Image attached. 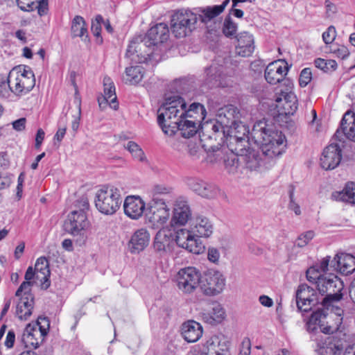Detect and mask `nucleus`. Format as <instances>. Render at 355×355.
Masks as SVG:
<instances>
[{"label":"nucleus","instance_id":"obj_19","mask_svg":"<svg viewBox=\"0 0 355 355\" xmlns=\"http://www.w3.org/2000/svg\"><path fill=\"white\" fill-rule=\"evenodd\" d=\"M288 70L287 62L279 60L270 62L266 68L265 78L271 85H275L284 79Z\"/></svg>","mask_w":355,"mask_h":355},{"label":"nucleus","instance_id":"obj_21","mask_svg":"<svg viewBox=\"0 0 355 355\" xmlns=\"http://www.w3.org/2000/svg\"><path fill=\"white\" fill-rule=\"evenodd\" d=\"M174 244V236L171 230L161 229L155 235L153 248L156 252L162 254L171 252Z\"/></svg>","mask_w":355,"mask_h":355},{"label":"nucleus","instance_id":"obj_5","mask_svg":"<svg viewBox=\"0 0 355 355\" xmlns=\"http://www.w3.org/2000/svg\"><path fill=\"white\" fill-rule=\"evenodd\" d=\"M9 78L11 82V92L17 96L28 94L35 85L34 73L26 65L13 67L9 72Z\"/></svg>","mask_w":355,"mask_h":355},{"label":"nucleus","instance_id":"obj_45","mask_svg":"<svg viewBox=\"0 0 355 355\" xmlns=\"http://www.w3.org/2000/svg\"><path fill=\"white\" fill-rule=\"evenodd\" d=\"M220 193V189L216 185L205 182L199 196L205 198H215Z\"/></svg>","mask_w":355,"mask_h":355},{"label":"nucleus","instance_id":"obj_58","mask_svg":"<svg viewBox=\"0 0 355 355\" xmlns=\"http://www.w3.org/2000/svg\"><path fill=\"white\" fill-rule=\"evenodd\" d=\"M38 0H17L19 8L24 11H31L34 10V6Z\"/></svg>","mask_w":355,"mask_h":355},{"label":"nucleus","instance_id":"obj_15","mask_svg":"<svg viewBox=\"0 0 355 355\" xmlns=\"http://www.w3.org/2000/svg\"><path fill=\"white\" fill-rule=\"evenodd\" d=\"M152 46L144 38L140 37L132 40L128 46L125 55L135 63H144L152 53Z\"/></svg>","mask_w":355,"mask_h":355},{"label":"nucleus","instance_id":"obj_50","mask_svg":"<svg viewBox=\"0 0 355 355\" xmlns=\"http://www.w3.org/2000/svg\"><path fill=\"white\" fill-rule=\"evenodd\" d=\"M11 82L9 78V74L8 76L0 75V96L8 97L10 92H11Z\"/></svg>","mask_w":355,"mask_h":355},{"label":"nucleus","instance_id":"obj_10","mask_svg":"<svg viewBox=\"0 0 355 355\" xmlns=\"http://www.w3.org/2000/svg\"><path fill=\"white\" fill-rule=\"evenodd\" d=\"M321 298L320 293L305 284H300L295 293L296 305L300 312H309L315 306L321 305Z\"/></svg>","mask_w":355,"mask_h":355},{"label":"nucleus","instance_id":"obj_51","mask_svg":"<svg viewBox=\"0 0 355 355\" xmlns=\"http://www.w3.org/2000/svg\"><path fill=\"white\" fill-rule=\"evenodd\" d=\"M184 182L187 187L198 195H199L205 182L203 180L199 178L193 177L186 178Z\"/></svg>","mask_w":355,"mask_h":355},{"label":"nucleus","instance_id":"obj_39","mask_svg":"<svg viewBox=\"0 0 355 355\" xmlns=\"http://www.w3.org/2000/svg\"><path fill=\"white\" fill-rule=\"evenodd\" d=\"M40 333L35 326H32L30 324L26 326L22 336V341L26 347H33L36 349L39 347L40 343L36 338V335Z\"/></svg>","mask_w":355,"mask_h":355},{"label":"nucleus","instance_id":"obj_62","mask_svg":"<svg viewBox=\"0 0 355 355\" xmlns=\"http://www.w3.org/2000/svg\"><path fill=\"white\" fill-rule=\"evenodd\" d=\"M330 262V257L327 256L322 259V260L320 262L319 264H317L315 267L316 268L315 270L317 272H326L328 270V266Z\"/></svg>","mask_w":355,"mask_h":355},{"label":"nucleus","instance_id":"obj_33","mask_svg":"<svg viewBox=\"0 0 355 355\" xmlns=\"http://www.w3.org/2000/svg\"><path fill=\"white\" fill-rule=\"evenodd\" d=\"M207 114L204 105L200 103L193 102L191 103L189 108L187 107L182 110L180 118L191 119V121L201 124Z\"/></svg>","mask_w":355,"mask_h":355},{"label":"nucleus","instance_id":"obj_35","mask_svg":"<svg viewBox=\"0 0 355 355\" xmlns=\"http://www.w3.org/2000/svg\"><path fill=\"white\" fill-rule=\"evenodd\" d=\"M229 3L230 0H225L221 5L200 8L198 19L203 24H207L222 13Z\"/></svg>","mask_w":355,"mask_h":355},{"label":"nucleus","instance_id":"obj_63","mask_svg":"<svg viewBox=\"0 0 355 355\" xmlns=\"http://www.w3.org/2000/svg\"><path fill=\"white\" fill-rule=\"evenodd\" d=\"M207 257L210 261L216 263L219 259L220 253L216 248H210L208 249Z\"/></svg>","mask_w":355,"mask_h":355},{"label":"nucleus","instance_id":"obj_3","mask_svg":"<svg viewBox=\"0 0 355 355\" xmlns=\"http://www.w3.org/2000/svg\"><path fill=\"white\" fill-rule=\"evenodd\" d=\"M316 287L322 297L321 305L325 308L331 307L334 302H338L342 298L343 283L336 275L318 277Z\"/></svg>","mask_w":355,"mask_h":355},{"label":"nucleus","instance_id":"obj_42","mask_svg":"<svg viewBox=\"0 0 355 355\" xmlns=\"http://www.w3.org/2000/svg\"><path fill=\"white\" fill-rule=\"evenodd\" d=\"M24 278L26 281L21 283L15 293V295L17 297L20 296L24 291H31V288L33 284V282H31V280L34 279H37V272L35 269L33 270L32 266H29L27 268Z\"/></svg>","mask_w":355,"mask_h":355},{"label":"nucleus","instance_id":"obj_47","mask_svg":"<svg viewBox=\"0 0 355 355\" xmlns=\"http://www.w3.org/2000/svg\"><path fill=\"white\" fill-rule=\"evenodd\" d=\"M236 31L237 24L232 20L230 15H227L223 22V33L227 37H232L236 35Z\"/></svg>","mask_w":355,"mask_h":355},{"label":"nucleus","instance_id":"obj_53","mask_svg":"<svg viewBox=\"0 0 355 355\" xmlns=\"http://www.w3.org/2000/svg\"><path fill=\"white\" fill-rule=\"evenodd\" d=\"M104 22L103 17L101 15L96 16L95 19L92 22L91 31L93 35L100 39V42H103V39L101 37V24Z\"/></svg>","mask_w":355,"mask_h":355},{"label":"nucleus","instance_id":"obj_9","mask_svg":"<svg viewBox=\"0 0 355 355\" xmlns=\"http://www.w3.org/2000/svg\"><path fill=\"white\" fill-rule=\"evenodd\" d=\"M175 279L178 289L183 293L190 294L200 286L201 272L194 267H187L180 269Z\"/></svg>","mask_w":355,"mask_h":355},{"label":"nucleus","instance_id":"obj_57","mask_svg":"<svg viewBox=\"0 0 355 355\" xmlns=\"http://www.w3.org/2000/svg\"><path fill=\"white\" fill-rule=\"evenodd\" d=\"M75 103L77 107V116L75 117L74 120L72 121L71 128L74 131H76L79 128L80 119L81 116V101L79 98L76 97Z\"/></svg>","mask_w":355,"mask_h":355},{"label":"nucleus","instance_id":"obj_20","mask_svg":"<svg viewBox=\"0 0 355 355\" xmlns=\"http://www.w3.org/2000/svg\"><path fill=\"white\" fill-rule=\"evenodd\" d=\"M227 349V341L223 337L214 335L203 343L201 352L203 355H225Z\"/></svg>","mask_w":355,"mask_h":355},{"label":"nucleus","instance_id":"obj_61","mask_svg":"<svg viewBox=\"0 0 355 355\" xmlns=\"http://www.w3.org/2000/svg\"><path fill=\"white\" fill-rule=\"evenodd\" d=\"M11 175L6 172L0 173V189H4L10 185Z\"/></svg>","mask_w":355,"mask_h":355},{"label":"nucleus","instance_id":"obj_49","mask_svg":"<svg viewBox=\"0 0 355 355\" xmlns=\"http://www.w3.org/2000/svg\"><path fill=\"white\" fill-rule=\"evenodd\" d=\"M192 234V228H191V230L181 229L177 231L174 242L176 243L178 246L182 248Z\"/></svg>","mask_w":355,"mask_h":355},{"label":"nucleus","instance_id":"obj_2","mask_svg":"<svg viewBox=\"0 0 355 355\" xmlns=\"http://www.w3.org/2000/svg\"><path fill=\"white\" fill-rule=\"evenodd\" d=\"M226 118L223 109L220 110L218 119L209 120L200 124L199 137L202 147L207 152H216L221 144L225 143L227 133L230 131L234 121Z\"/></svg>","mask_w":355,"mask_h":355},{"label":"nucleus","instance_id":"obj_26","mask_svg":"<svg viewBox=\"0 0 355 355\" xmlns=\"http://www.w3.org/2000/svg\"><path fill=\"white\" fill-rule=\"evenodd\" d=\"M169 37V29L166 24L159 23L152 26L145 36L146 40L152 46L167 41Z\"/></svg>","mask_w":355,"mask_h":355},{"label":"nucleus","instance_id":"obj_43","mask_svg":"<svg viewBox=\"0 0 355 355\" xmlns=\"http://www.w3.org/2000/svg\"><path fill=\"white\" fill-rule=\"evenodd\" d=\"M199 238L200 237L193 234L187 240V242L184 245L182 248H184L193 254L201 253L204 250V246L202 245Z\"/></svg>","mask_w":355,"mask_h":355},{"label":"nucleus","instance_id":"obj_36","mask_svg":"<svg viewBox=\"0 0 355 355\" xmlns=\"http://www.w3.org/2000/svg\"><path fill=\"white\" fill-rule=\"evenodd\" d=\"M331 198L337 201L355 204V183L352 182H348L343 190L333 192Z\"/></svg>","mask_w":355,"mask_h":355},{"label":"nucleus","instance_id":"obj_25","mask_svg":"<svg viewBox=\"0 0 355 355\" xmlns=\"http://www.w3.org/2000/svg\"><path fill=\"white\" fill-rule=\"evenodd\" d=\"M145 207L143 200L136 196L126 197L123 204L125 214L132 219L139 218L144 212Z\"/></svg>","mask_w":355,"mask_h":355},{"label":"nucleus","instance_id":"obj_59","mask_svg":"<svg viewBox=\"0 0 355 355\" xmlns=\"http://www.w3.org/2000/svg\"><path fill=\"white\" fill-rule=\"evenodd\" d=\"M289 198L290 202L288 208L293 210L296 215H300L301 214V210L299 205L294 200V187L293 186H290Z\"/></svg>","mask_w":355,"mask_h":355},{"label":"nucleus","instance_id":"obj_29","mask_svg":"<svg viewBox=\"0 0 355 355\" xmlns=\"http://www.w3.org/2000/svg\"><path fill=\"white\" fill-rule=\"evenodd\" d=\"M16 313L19 319L27 320L32 314L34 306V296L31 291H24L19 296Z\"/></svg>","mask_w":355,"mask_h":355},{"label":"nucleus","instance_id":"obj_22","mask_svg":"<svg viewBox=\"0 0 355 355\" xmlns=\"http://www.w3.org/2000/svg\"><path fill=\"white\" fill-rule=\"evenodd\" d=\"M331 267L343 275L352 274L355 270V257L350 254L338 253L331 261Z\"/></svg>","mask_w":355,"mask_h":355},{"label":"nucleus","instance_id":"obj_24","mask_svg":"<svg viewBox=\"0 0 355 355\" xmlns=\"http://www.w3.org/2000/svg\"><path fill=\"white\" fill-rule=\"evenodd\" d=\"M275 101L280 114L293 115L297 109V99L293 92L282 93Z\"/></svg>","mask_w":355,"mask_h":355},{"label":"nucleus","instance_id":"obj_44","mask_svg":"<svg viewBox=\"0 0 355 355\" xmlns=\"http://www.w3.org/2000/svg\"><path fill=\"white\" fill-rule=\"evenodd\" d=\"M125 148L131 153L135 159L141 162H148L143 150L135 141H128Z\"/></svg>","mask_w":355,"mask_h":355},{"label":"nucleus","instance_id":"obj_18","mask_svg":"<svg viewBox=\"0 0 355 355\" xmlns=\"http://www.w3.org/2000/svg\"><path fill=\"white\" fill-rule=\"evenodd\" d=\"M341 152V148L338 144H330L324 149L321 155V167L325 170H332L337 167L342 159Z\"/></svg>","mask_w":355,"mask_h":355},{"label":"nucleus","instance_id":"obj_48","mask_svg":"<svg viewBox=\"0 0 355 355\" xmlns=\"http://www.w3.org/2000/svg\"><path fill=\"white\" fill-rule=\"evenodd\" d=\"M343 347L340 345L329 343L326 346L320 347L317 349L318 355H340Z\"/></svg>","mask_w":355,"mask_h":355},{"label":"nucleus","instance_id":"obj_30","mask_svg":"<svg viewBox=\"0 0 355 355\" xmlns=\"http://www.w3.org/2000/svg\"><path fill=\"white\" fill-rule=\"evenodd\" d=\"M236 38L238 44L236 46V53L241 57L251 55L254 50L252 35L248 32H243L239 33Z\"/></svg>","mask_w":355,"mask_h":355},{"label":"nucleus","instance_id":"obj_6","mask_svg":"<svg viewBox=\"0 0 355 355\" xmlns=\"http://www.w3.org/2000/svg\"><path fill=\"white\" fill-rule=\"evenodd\" d=\"M187 104L180 96H171L166 97L165 102L158 110L157 123L162 131L171 129L168 123L173 122V119H180L179 113L182 112Z\"/></svg>","mask_w":355,"mask_h":355},{"label":"nucleus","instance_id":"obj_54","mask_svg":"<svg viewBox=\"0 0 355 355\" xmlns=\"http://www.w3.org/2000/svg\"><path fill=\"white\" fill-rule=\"evenodd\" d=\"M314 236L315 233L313 231H307L298 236L295 241V245L300 248H302L307 245L309 242L314 237Z\"/></svg>","mask_w":355,"mask_h":355},{"label":"nucleus","instance_id":"obj_13","mask_svg":"<svg viewBox=\"0 0 355 355\" xmlns=\"http://www.w3.org/2000/svg\"><path fill=\"white\" fill-rule=\"evenodd\" d=\"M329 307L325 308L320 305V307H318L311 315L307 322L308 327L314 330L316 328L315 325H318L320 327V331L327 334H331L336 331L338 329V324L341 323L342 319L337 317L338 323L336 326L329 324V321L326 320L331 318L334 315L332 314L330 315H329Z\"/></svg>","mask_w":355,"mask_h":355},{"label":"nucleus","instance_id":"obj_1","mask_svg":"<svg viewBox=\"0 0 355 355\" xmlns=\"http://www.w3.org/2000/svg\"><path fill=\"white\" fill-rule=\"evenodd\" d=\"M251 137L257 149L252 147L241 158H236L237 162H243L250 170H256L262 164L269 162L282 154L285 136L278 130L272 120L264 119L256 122L251 132Z\"/></svg>","mask_w":355,"mask_h":355},{"label":"nucleus","instance_id":"obj_55","mask_svg":"<svg viewBox=\"0 0 355 355\" xmlns=\"http://www.w3.org/2000/svg\"><path fill=\"white\" fill-rule=\"evenodd\" d=\"M312 80V73L310 68H304L302 70L299 77L300 87H306Z\"/></svg>","mask_w":355,"mask_h":355},{"label":"nucleus","instance_id":"obj_32","mask_svg":"<svg viewBox=\"0 0 355 355\" xmlns=\"http://www.w3.org/2000/svg\"><path fill=\"white\" fill-rule=\"evenodd\" d=\"M181 334L187 343H195L202 335V327L194 320H189L182 324Z\"/></svg>","mask_w":355,"mask_h":355},{"label":"nucleus","instance_id":"obj_11","mask_svg":"<svg viewBox=\"0 0 355 355\" xmlns=\"http://www.w3.org/2000/svg\"><path fill=\"white\" fill-rule=\"evenodd\" d=\"M237 128L242 129L243 136L236 135V129L230 130L227 133L226 137L225 138V143H226L229 149L237 155V158H241L242 155H245L252 148L250 147L252 145V137H249L246 132L249 133V131L246 129L245 125H239Z\"/></svg>","mask_w":355,"mask_h":355},{"label":"nucleus","instance_id":"obj_7","mask_svg":"<svg viewBox=\"0 0 355 355\" xmlns=\"http://www.w3.org/2000/svg\"><path fill=\"white\" fill-rule=\"evenodd\" d=\"M89 226L86 213L83 211L74 210L69 215L64 222V228L66 232L76 238V242L82 245L87 239V229Z\"/></svg>","mask_w":355,"mask_h":355},{"label":"nucleus","instance_id":"obj_46","mask_svg":"<svg viewBox=\"0 0 355 355\" xmlns=\"http://www.w3.org/2000/svg\"><path fill=\"white\" fill-rule=\"evenodd\" d=\"M315 67L321 69L324 72L334 71L337 68V63L334 60H324L317 58L314 61Z\"/></svg>","mask_w":355,"mask_h":355},{"label":"nucleus","instance_id":"obj_41","mask_svg":"<svg viewBox=\"0 0 355 355\" xmlns=\"http://www.w3.org/2000/svg\"><path fill=\"white\" fill-rule=\"evenodd\" d=\"M104 85V96L110 99V106L116 110L119 107V104L116 101V95L115 93V87L111 79L108 77H105L103 79Z\"/></svg>","mask_w":355,"mask_h":355},{"label":"nucleus","instance_id":"obj_34","mask_svg":"<svg viewBox=\"0 0 355 355\" xmlns=\"http://www.w3.org/2000/svg\"><path fill=\"white\" fill-rule=\"evenodd\" d=\"M192 225L193 234L200 237L208 238L214 231L212 223L205 216L197 217Z\"/></svg>","mask_w":355,"mask_h":355},{"label":"nucleus","instance_id":"obj_14","mask_svg":"<svg viewBox=\"0 0 355 355\" xmlns=\"http://www.w3.org/2000/svg\"><path fill=\"white\" fill-rule=\"evenodd\" d=\"M225 285V279L218 271L208 272L201 276L200 288L206 295L214 296L220 293Z\"/></svg>","mask_w":355,"mask_h":355},{"label":"nucleus","instance_id":"obj_27","mask_svg":"<svg viewBox=\"0 0 355 355\" xmlns=\"http://www.w3.org/2000/svg\"><path fill=\"white\" fill-rule=\"evenodd\" d=\"M191 217V211L187 201L177 200L171 218L173 227L184 225Z\"/></svg>","mask_w":355,"mask_h":355},{"label":"nucleus","instance_id":"obj_37","mask_svg":"<svg viewBox=\"0 0 355 355\" xmlns=\"http://www.w3.org/2000/svg\"><path fill=\"white\" fill-rule=\"evenodd\" d=\"M205 83L209 88L223 85L221 82V70L220 67L211 65L205 69Z\"/></svg>","mask_w":355,"mask_h":355},{"label":"nucleus","instance_id":"obj_17","mask_svg":"<svg viewBox=\"0 0 355 355\" xmlns=\"http://www.w3.org/2000/svg\"><path fill=\"white\" fill-rule=\"evenodd\" d=\"M355 141V113L347 111L340 122V126L334 135V139L344 143L345 139Z\"/></svg>","mask_w":355,"mask_h":355},{"label":"nucleus","instance_id":"obj_56","mask_svg":"<svg viewBox=\"0 0 355 355\" xmlns=\"http://www.w3.org/2000/svg\"><path fill=\"white\" fill-rule=\"evenodd\" d=\"M336 36V28L333 26H330L326 31L322 34V40L327 44H331Z\"/></svg>","mask_w":355,"mask_h":355},{"label":"nucleus","instance_id":"obj_4","mask_svg":"<svg viewBox=\"0 0 355 355\" xmlns=\"http://www.w3.org/2000/svg\"><path fill=\"white\" fill-rule=\"evenodd\" d=\"M96 209L105 215H112L120 208L122 197L119 189L114 186H103L98 189L95 196Z\"/></svg>","mask_w":355,"mask_h":355},{"label":"nucleus","instance_id":"obj_8","mask_svg":"<svg viewBox=\"0 0 355 355\" xmlns=\"http://www.w3.org/2000/svg\"><path fill=\"white\" fill-rule=\"evenodd\" d=\"M198 21L196 14L189 10H180L171 17V28L175 37L181 38L191 33Z\"/></svg>","mask_w":355,"mask_h":355},{"label":"nucleus","instance_id":"obj_60","mask_svg":"<svg viewBox=\"0 0 355 355\" xmlns=\"http://www.w3.org/2000/svg\"><path fill=\"white\" fill-rule=\"evenodd\" d=\"M34 9H37V12L40 16L45 15L48 11V1L38 0L36 5L34 6Z\"/></svg>","mask_w":355,"mask_h":355},{"label":"nucleus","instance_id":"obj_12","mask_svg":"<svg viewBox=\"0 0 355 355\" xmlns=\"http://www.w3.org/2000/svg\"><path fill=\"white\" fill-rule=\"evenodd\" d=\"M146 216L153 226L159 227L165 224L168 220L170 209L163 199L153 196L149 203Z\"/></svg>","mask_w":355,"mask_h":355},{"label":"nucleus","instance_id":"obj_38","mask_svg":"<svg viewBox=\"0 0 355 355\" xmlns=\"http://www.w3.org/2000/svg\"><path fill=\"white\" fill-rule=\"evenodd\" d=\"M125 82L130 85H137L141 81L144 69L141 66H133L125 69Z\"/></svg>","mask_w":355,"mask_h":355},{"label":"nucleus","instance_id":"obj_16","mask_svg":"<svg viewBox=\"0 0 355 355\" xmlns=\"http://www.w3.org/2000/svg\"><path fill=\"white\" fill-rule=\"evenodd\" d=\"M168 126L171 129L164 130V134L168 136H173L177 131H180L182 137L190 138L199 134L200 124L198 122L188 119H178L175 122L168 123Z\"/></svg>","mask_w":355,"mask_h":355},{"label":"nucleus","instance_id":"obj_64","mask_svg":"<svg viewBox=\"0 0 355 355\" xmlns=\"http://www.w3.org/2000/svg\"><path fill=\"white\" fill-rule=\"evenodd\" d=\"M250 342L249 339L242 342L241 348L239 355H250Z\"/></svg>","mask_w":355,"mask_h":355},{"label":"nucleus","instance_id":"obj_52","mask_svg":"<svg viewBox=\"0 0 355 355\" xmlns=\"http://www.w3.org/2000/svg\"><path fill=\"white\" fill-rule=\"evenodd\" d=\"M36 327H38L40 337H44L47 335L49 327L50 321L47 317L40 316L37 318V324L35 325Z\"/></svg>","mask_w":355,"mask_h":355},{"label":"nucleus","instance_id":"obj_31","mask_svg":"<svg viewBox=\"0 0 355 355\" xmlns=\"http://www.w3.org/2000/svg\"><path fill=\"white\" fill-rule=\"evenodd\" d=\"M35 270L37 272V280L41 282L42 289L46 290L51 285L49 263L44 257L38 258L35 265Z\"/></svg>","mask_w":355,"mask_h":355},{"label":"nucleus","instance_id":"obj_28","mask_svg":"<svg viewBox=\"0 0 355 355\" xmlns=\"http://www.w3.org/2000/svg\"><path fill=\"white\" fill-rule=\"evenodd\" d=\"M150 241V234L145 228L137 230L132 235L128 242V248L132 254L139 253L148 246Z\"/></svg>","mask_w":355,"mask_h":355},{"label":"nucleus","instance_id":"obj_40","mask_svg":"<svg viewBox=\"0 0 355 355\" xmlns=\"http://www.w3.org/2000/svg\"><path fill=\"white\" fill-rule=\"evenodd\" d=\"M71 32L72 37H87L86 22L83 17L76 15L71 21Z\"/></svg>","mask_w":355,"mask_h":355},{"label":"nucleus","instance_id":"obj_23","mask_svg":"<svg viewBox=\"0 0 355 355\" xmlns=\"http://www.w3.org/2000/svg\"><path fill=\"white\" fill-rule=\"evenodd\" d=\"M202 320L211 325H216L223 321L226 317V313L222 305L217 302H212L209 307L204 309L200 313Z\"/></svg>","mask_w":355,"mask_h":355}]
</instances>
